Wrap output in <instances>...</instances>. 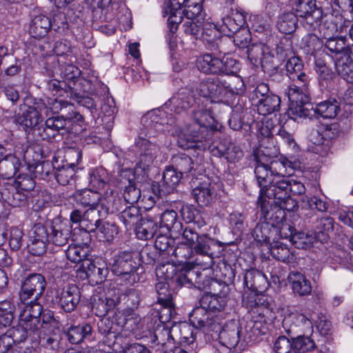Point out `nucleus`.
Segmentation results:
<instances>
[{
    "label": "nucleus",
    "instance_id": "obj_19",
    "mask_svg": "<svg viewBox=\"0 0 353 353\" xmlns=\"http://www.w3.org/2000/svg\"><path fill=\"white\" fill-rule=\"evenodd\" d=\"M71 235L70 225L63 221H53L49 232V243L58 247L63 246L68 243Z\"/></svg>",
    "mask_w": 353,
    "mask_h": 353
},
{
    "label": "nucleus",
    "instance_id": "obj_50",
    "mask_svg": "<svg viewBox=\"0 0 353 353\" xmlns=\"http://www.w3.org/2000/svg\"><path fill=\"white\" fill-rule=\"evenodd\" d=\"M70 61L72 62V59H70ZM58 61L61 75L63 78V81L74 82L75 83V86H77V88L80 87L83 81V79L80 78V70L72 63H67L60 60Z\"/></svg>",
    "mask_w": 353,
    "mask_h": 353
},
{
    "label": "nucleus",
    "instance_id": "obj_21",
    "mask_svg": "<svg viewBox=\"0 0 353 353\" xmlns=\"http://www.w3.org/2000/svg\"><path fill=\"white\" fill-rule=\"evenodd\" d=\"M108 214L107 209L102 205L88 208L84 211V220H83V228L88 232H95L103 219Z\"/></svg>",
    "mask_w": 353,
    "mask_h": 353
},
{
    "label": "nucleus",
    "instance_id": "obj_41",
    "mask_svg": "<svg viewBox=\"0 0 353 353\" xmlns=\"http://www.w3.org/2000/svg\"><path fill=\"white\" fill-rule=\"evenodd\" d=\"M175 341L183 345H191L196 340L197 332L195 327L187 323H182L173 327Z\"/></svg>",
    "mask_w": 353,
    "mask_h": 353
},
{
    "label": "nucleus",
    "instance_id": "obj_1",
    "mask_svg": "<svg viewBox=\"0 0 353 353\" xmlns=\"http://www.w3.org/2000/svg\"><path fill=\"white\" fill-rule=\"evenodd\" d=\"M192 116L195 123L181 132L178 145L184 150L204 151L209 147L206 134L208 128H211L214 123L212 112L209 108L201 107L199 103L193 110Z\"/></svg>",
    "mask_w": 353,
    "mask_h": 353
},
{
    "label": "nucleus",
    "instance_id": "obj_15",
    "mask_svg": "<svg viewBox=\"0 0 353 353\" xmlns=\"http://www.w3.org/2000/svg\"><path fill=\"white\" fill-rule=\"evenodd\" d=\"M58 19L62 20L61 24L64 23L65 19L63 14H59L54 18V23H52L51 20L46 15L39 14L35 16L31 21L30 26V33L34 38H41L46 36L50 28L52 26L59 28V23L57 21Z\"/></svg>",
    "mask_w": 353,
    "mask_h": 353
},
{
    "label": "nucleus",
    "instance_id": "obj_60",
    "mask_svg": "<svg viewBox=\"0 0 353 353\" xmlns=\"http://www.w3.org/2000/svg\"><path fill=\"white\" fill-rule=\"evenodd\" d=\"M34 348L33 345L31 347L14 346L13 340L6 333L0 336V353H32Z\"/></svg>",
    "mask_w": 353,
    "mask_h": 353
},
{
    "label": "nucleus",
    "instance_id": "obj_36",
    "mask_svg": "<svg viewBox=\"0 0 353 353\" xmlns=\"http://www.w3.org/2000/svg\"><path fill=\"white\" fill-rule=\"evenodd\" d=\"M288 280L294 293L299 296H307L311 293L312 286L305 275L298 272H291Z\"/></svg>",
    "mask_w": 353,
    "mask_h": 353
},
{
    "label": "nucleus",
    "instance_id": "obj_10",
    "mask_svg": "<svg viewBox=\"0 0 353 353\" xmlns=\"http://www.w3.org/2000/svg\"><path fill=\"white\" fill-rule=\"evenodd\" d=\"M24 110L15 116V122L25 130L36 128L43 120V114L48 116V108L42 100L35 103L34 106H25Z\"/></svg>",
    "mask_w": 353,
    "mask_h": 353
},
{
    "label": "nucleus",
    "instance_id": "obj_49",
    "mask_svg": "<svg viewBox=\"0 0 353 353\" xmlns=\"http://www.w3.org/2000/svg\"><path fill=\"white\" fill-rule=\"evenodd\" d=\"M92 332L90 324L85 323L78 325H72L66 331L69 341L72 344H78L83 339L90 338Z\"/></svg>",
    "mask_w": 353,
    "mask_h": 353
},
{
    "label": "nucleus",
    "instance_id": "obj_32",
    "mask_svg": "<svg viewBox=\"0 0 353 353\" xmlns=\"http://www.w3.org/2000/svg\"><path fill=\"white\" fill-rule=\"evenodd\" d=\"M278 172L279 169L274 170V168L255 166L254 174L260 188V196H263V194L274 182Z\"/></svg>",
    "mask_w": 353,
    "mask_h": 353
},
{
    "label": "nucleus",
    "instance_id": "obj_54",
    "mask_svg": "<svg viewBox=\"0 0 353 353\" xmlns=\"http://www.w3.org/2000/svg\"><path fill=\"white\" fill-rule=\"evenodd\" d=\"M254 161L255 166L274 168V170H283L288 164L290 163L286 159L283 161H274L271 156L267 155L263 150H258L254 153Z\"/></svg>",
    "mask_w": 353,
    "mask_h": 353
},
{
    "label": "nucleus",
    "instance_id": "obj_5",
    "mask_svg": "<svg viewBox=\"0 0 353 353\" xmlns=\"http://www.w3.org/2000/svg\"><path fill=\"white\" fill-rule=\"evenodd\" d=\"M291 11L301 19V24L308 31L316 28L319 19L322 17V9L317 7L315 0H289Z\"/></svg>",
    "mask_w": 353,
    "mask_h": 353
},
{
    "label": "nucleus",
    "instance_id": "obj_47",
    "mask_svg": "<svg viewBox=\"0 0 353 353\" xmlns=\"http://www.w3.org/2000/svg\"><path fill=\"white\" fill-rule=\"evenodd\" d=\"M221 66H222L221 59L211 54H203L197 61L198 69L205 74H219Z\"/></svg>",
    "mask_w": 353,
    "mask_h": 353
},
{
    "label": "nucleus",
    "instance_id": "obj_4",
    "mask_svg": "<svg viewBox=\"0 0 353 353\" xmlns=\"http://www.w3.org/2000/svg\"><path fill=\"white\" fill-rule=\"evenodd\" d=\"M285 169H279L274 182L263 194V196H259V197L265 198L275 204L278 203L290 211L294 210L296 203L289 194L290 178L285 177Z\"/></svg>",
    "mask_w": 353,
    "mask_h": 353
},
{
    "label": "nucleus",
    "instance_id": "obj_16",
    "mask_svg": "<svg viewBox=\"0 0 353 353\" xmlns=\"http://www.w3.org/2000/svg\"><path fill=\"white\" fill-rule=\"evenodd\" d=\"M145 136L147 138L139 137L136 141V145L141 151V162L145 166H148L157 157L159 146L154 140V135L152 134V132L148 131Z\"/></svg>",
    "mask_w": 353,
    "mask_h": 353
},
{
    "label": "nucleus",
    "instance_id": "obj_7",
    "mask_svg": "<svg viewBox=\"0 0 353 353\" xmlns=\"http://www.w3.org/2000/svg\"><path fill=\"white\" fill-rule=\"evenodd\" d=\"M190 321L196 328H200L207 333H217L221 329L218 316L210 312L206 307L199 305L190 314Z\"/></svg>",
    "mask_w": 353,
    "mask_h": 353
},
{
    "label": "nucleus",
    "instance_id": "obj_37",
    "mask_svg": "<svg viewBox=\"0 0 353 353\" xmlns=\"http://www.w3.org/2000/svg\"><path fill=\"white\" fill-rule=\"evenodd\" d=\"M159 228L158 223L152 216L147 215L141 219L139 224L136 227V235L141 240H148L154 236Z\"/></svg>",
    "mask_w": 353,
    "mask_h": 353
},
{
    "label": "nucleus",
    "instance_id": "obj_22",
    "mask_svg": "<svg viewBox=\"0 0 353 353\" xmlns=\"http://www.w3.org/2000/svg\"><path fill=\"white\" fill-rule=\"evenodd\" d=\"M245 23V16L243 12L232 10L229 16L223 19L220 29L223 34L232 37V34L241 29Z\"/></svg>",
    "mask_w": 353,
    "mask_h": 353
},
{
    "label": "nucleus",
    "instance_id": "obj_31",
    "mask_svg": "<svg viewBox=\"0 0 353 353\" xmlns=\"http://www.w3.org/2000/svg\"><path fill=\"white\" fill-rule=\"evenodd\" d=\"M102 194L99 191L91 189H83L75 191L73 197L76 203L83 207L88 208L100 207V201Z\"/></svg>",
    "mask_w": 353,
    "mask_h": 353
},
{
    "label": "nucleus",
    "instance_id": "obj_53",
    "mask_svg": "<svg viewBox=\"0 0 353 353\" xmlns=\"http://www.w3.org/2000/svg\"><path fill=\"white\" fill-rule=\"evenodd\" d=\"M109 181V174L102 167L92 169L89 172L90 185L97 191L105 188L108 185Z\"/></svg>",
    "mask_w": 353,
    "mask_h": 353
},
{
    "label": "nucleus",
    "instance_id": "obj_42",
    "mask_svg": "<svg viewBox=\"0 0 353 353\" xmlns=\"http://www.w3.org/2000/svg\"><path fill=\"white\" fill-rule=\"evenodd\" d=\"M173 281L180 287L190 288L194 284H205L203 281L198 280L197 272L191 268H182L175 272Z\"/></svg>",
    "mask_w": 353,
    "mask_h": 353
},
{
    "label": "nucleus",
    "instance_id": "obj_17",
    "mask_svg": "<svg viewBox=\"0 0 353 353\" xmlns=\"http://www.w3.org/2000/svg\"><path fill=\"white\" fill-rule=\"evenodd\" d=\"M195 90L183 88L180 89L170 99V103L177 114L187 111L194 104L200 103V99L195 98Z\"/></svg>",
    "mask_w": 353,
    "mask_h": 353
},
{
    "label": "nucleus",
    "instance_id": "obj_11",
    "mask_svg": "<svg viewBox=\"0 0 353 353\" xmlns=\"http://www.w3.org/2000/svg\"><path fill=\"white\" fill-rule=\"evenodd\" d=\"M258 204L261 212L260 220L267 223L273 229L278 227L281 221L284 220L285 217L284 207L263 197H259Z\"/></svg>",
    "mask_w": 353,
    "mask_h": 353
},
{
    "label": "nucleus",
    "instance_id": "obj_6",
    "mask_svg": "<svg viewBox=\"0 0 353 353\" xmlns=\"http://www.w3.org/2000/svg\"><path fill=\"white\" fill-rule=\"evenodd\" d=\"M350 20L339 12L325 14L322 10V17L319 19L316 28H319V36L322 39H331L337 34L346 32Z\"/></svg>",
    "mask_w": 353,
    "mask_h": 353
},
{
    "label": "nucleus",
    "instance_id": "obj_2",
    "mask_svg": "<svg viewBox=\"0 0 353 353\" xmlns=\"http://www.w3.org/2000/svg\"><path fill=\"white\" fill-rule=\"evenodd\" d=\"M110 270L121 276L129 285L139 282L143 267L139 260V255L132 251H120L115 254L110 262Z\"/></svg>",
    "mask_w": 353,
    "mask_h": 353
},
{
    "label": "nucleus",
    "instance_id": "obj_20",
    "mask_svg": "<svg viewBox=\"0 0 353 353\" xmlns=\"http://www.w3.org/2000/svg\"><path fill=\"white\" fill-rule=\"evenodd\" d=\"M241 326L235 321H231L225 324L223 327L221 325L219 333V337L221 343L230 348L237 345L240 340Z\"/></svg>",
    "mask_w": 353,
    "mask_h": 353
},
{
    "label": "nucleus",
    "instance_id": "obj_39",
    "mask_svg": "<svg viewBox=\"0 0 353 353\" xmlns=\"http://www.w3.org/2000/svg\"><path fill=\"white\" fill-rule=\"evenodd\" d=\"M325 47L332 53L338 57L344 56L347 54H353V47L350 48L346 45V37L342 35H336L331 39H325Z\"/></svg>",
    "mask_w": 353,
    "mask_h": 353
},
{
    "label": "nucleus",
    "instance_id": "obj_12",
    "mask_svg": "<svg viewBox=\"0 0 353 353\" xmlns=\"http://www.w3.org/2000/svg\"><path fill=\"white\" fill-rule=\"evenodd\" d=\"M55 299L64 312H72L80 302V289L74 284H68L57 291Z\"/></svg>",
    "mask_w": 353,
    "mask_h": 353
},
{
    "label": "nucleus",
    "instance_id": "obj_24",
    "mask_svg": "<svg viewBox=\"0 0 353 353\" xmlns=\"http://www.w3.org/2000/svg\"><path fill=\"white\" fill-rule=\"evenodd\" d=\"M78 270L85 274L87 278L94 280L96 283L103 281L108 274V268L105 264L94 263L92 260H85Z\"/></svg>",
    "mask_w": 353,
    "mask_h": 353
},
{
    "label": "nucleus",
    "instance_id": "obj_3",
    "mask_svg": "<svg viewBox=\"0 0 353 353\" xmlns=\"http://www.w3.org/2000/svg\"><path fill=\"white\" fill-rule=\"evenodd\" d=\"M310 81L293 83L285 92L290 101L289 112L294 119L311 117L314 112L313 105L310 103L309 92Z\"/></svg>",
    "mask_w": 353,
    "mask_h": 353
},
{
    "label": "nucleus",
    "instance_id": "obj_34",
    "mask_svg": "<svg viewBox=\"0 0 353 353\" xmlns=\"http://www.w3.org/2000/svg\"><path fill=\"white\" fill-rule=\"evenodd\" d=\"M43 307L41 304L37 301H31L24 310L21 321L26 323L37 331L40 325V316Z\"/></svg>",
    "mask_w": 353,
    "mask_h": 353
},
{
    "label": "nucleus",
    "instance_id": "obj_52",
    "mask_svg": "<svg viewBox=\"0 0 353 353\" xmlns=\"http://www.w3.org/2000/svg\"><path fill=\"white\" fill-rule=\"evenodd\" d=\"M199 305L206 307L212 314L216 311H221L226 305V298L216 294L208 293L203 295L199 299Z\"/></svg>",
    "mask_w": 353,
    "mask_h": 353
},
{
    "label": "nucleus",
    "instance_id": "obj_30",
    "mask_svg": "<svg viewBox=\"0 0 353 353\" xmlns=\"http://www.w3.org/2000/svg\"><path fill=\"white\" fill-rule=\"evenodd\" d=\"M160 224L165 228L174 237L181 235L182 223L180 221L177 212L174 210H166L161 214Z\"/></svg>",
    "mask_w": 353,
    "mask_h": 353
},
{
    "label": "nucleus",
    "instance_id": "obj_26",
    "mask_svg": "<svg viewBox=\"0 0 353 353\" xmlns=\"http://www.w3.org/2000/svg\"><path fill=\"white\" fill-rule=\"evenodd\" d=\"M290 332H306L312 328V321L302 313L292 312L286 316L283 321Z\"/></svg>",
    "mask_w": 353,
    "mask_h": 353
},
{
    "label": "nucleus",
    "instance_id": "obj_25",
    "mask_svg": "<svg viewBox=\"0 0 353 353\" xmlns=\"http://www.w3.org/2000/svg\"><path fill=\"white\" fill-rule=\"evenodd\" d=\"M303 63L298 57H290L286 64V74L293 83H304L310 81L308 75L303 71Z\"/></svg>",
    "mask_w": 353,
    "mask_h": 353
},
{
    "label": "nucleus",
    "instance_id": "obj_51",
    "mask_svg": "<svg viewBox=\"0 0 353 353\" xmlns=\"http://www.w3.org/2000/svg\"><path fill=\"white\" fill-rule=\"evenodd\" d=\"M221 31L219 30L216 26L210 23H205L202 26L200 39L205 41L210 47L218 48L221 41Z\"/></svg>",
    "mask_w": 353,
    "mask_h": 353
},
{
    "label": "nucleus",
    "instance_id": "obj_59",
    "mask_svg": "<svg viewBox=\"0 0 353 353\" xmlns=\"http://www.w3.org/2000/svg\"><path fill=\"white\" fill-rule=\"evenodd\" d=\"M32 338L35 339V341L33 342L35 346L37 343L50 349H55L58 346L59 336L54 332V330H52L50 333H46L45 330H40L38 329L37 331H34V335Z\"/></svg>",
    "mask_w": 353,
    "mask_h": 353
},
{
    "label": "nucleus",
    "instance_id": "obj_44",
    "mask_svg": "<svg viewBox=\"0 0 353 353\" xmlns=\"http://www.w3.org/2000/svg\"><path fill=\"white\" fill-rule=\"evenodd\" d=\"M91 249L88 243L70 245L65 250L67 259L72 263L82 264L85 260H89Z\"/></svg>",
    "mask_w": 353,
    "mask_h": 353
},
{
    "label": "nucleus",
    "instance_id": "obj_27",
    "mask_svg": "<svg viewBox=\"0 0 353 353\" xmlns=\"http://www.w3.org/2000/svg\"><path fill=\"white\" fill-rule=\"evenodd\" d=\"M170 341H175L173 327L171 329L164 325H158L150 336V343L152 345L157 347V350L163 351L166 348V344Z\"/></svg>",
    "mask_w": 353,
    "mask_h": 353
},
{
    "label": "nucleus",
    "instance_id": "obj_9",
    "mask_svg": "<svg viewBox=\"0 0 353 353\" xmlns=\"http://www.w3.org/2000/svg\"><path fill=\"white\" fill-rule=\"evenodd\" d=\"M222 79L218 77H208L201 81L195 88V92L210 103L225 100Z\"/></svg>",
    "mask_w": 353,
    "mask_h": 353
},
{
    "label": "nucleus",
    "instance_id": "obj_64",
    "mask_svg": "<svg viewBox=\"0 0 353 353\" xmlns=\"http://www.w3.org/2000/svg\"><path fill=\"white\" fill-rule=\"evenodd\" d=\"M73 83L72 81H58L57 79H51L47 82V88L54 92L59 97H68L70 95V91L73 89Z\"/></svg>",
    "mask_w": 353,
    "mask_h": 353
},
{
    "label": "nucleus",
    "instance_id": "obj_62",
    "mask_svg": "<svg viewBox=\"0 0 353 353\" xmlns=\"http://www.w3.org/2000/svg\"><path fill=\"white\" fill-rule=\"evenodd\" d=\"M171 161V166L183 175L187 174L193 168V161L192 158L184 153H179L173 155Z\"/></svg>",
    "mask_w": 353,
    "mask_h": 353
},
{
    "label": "nucleus",
    "instance_id": "obj_57",
    "mask_svg": "<svg viewBox=\"0 0 353 353\" xmlns=\"http://www.w3.org/2000/svg\"><path fill=\"white\" fill-rule=\"evenodd\" d=\"M222 84L225 99L229 95H240L243 94L245 90V86L243 79L239 77L235 76L232 78L229 81L222 79Z\"/></svg>",
    "mask_w": 353,
    "mask_h": 353
},
{
    "label": "nucleus",
    "instance_id": "obj_48",
    "mask_svg": "<svg viewBox=\"0 0 353 353\" xmlns=\"http://www.w3.org/2000/svg\"><path fill=\"white\" fill-rule=\"evenodd\" d=\"M280 104V97L272 93L264 99L261 98V100L256 101L257 111L261 115H268L279 111Z\"/></svg>",
    "mask_w": 353,
    "mask_h": 353
},
{
    "label": "nucleus",
    "instance_id": "obj_63",
    "mask_svg": "<svg viewBox=\"0 0 353 353\" xmlns=\"http://www.w3.org/2000/svg\"><path fill=\"white\" fill-rule=\"evenodd\" d=\"M141 216L139 208L134 205H131L121 211L120 219L124 223L126 229H130L132 226L136 225L138 221H141Z\"/></svg>",
    "mask_w": 353,
    "mask_h": 353
},
{
    "label": "nucleus",
    "instance_id": "obj_33",
    "mask_svg": "<svg viewBox=\"0 0 353 353\" xmlns=\"http://www.w3.org/2000/svg\"><path fill=\"white\" fill-rule=\"evenodd\" d=\"M115 296H118V305L121 303L125 307V311H134L138 308L141 296L140 292L135 289H128L121 292L119 289L114 288Z\"/></svg>",
    "mask_w": 353,
    "mask_h": 353
},
{
    "label": "nucleus",
    "instance_id": "obj_56",
    "mask_svg": "<svg viewBox=\"0 0 353 353\" xmlns=\"http://www.w3.org/2000/svg\"><path fill=\"white\" fill-rule=\"evenodd\" d=\"M183 219L187 223H193L199 229L206 225L201 212L192 205H183L181 209Z\"/></svg>",
    "mask_w": 353,
    "mask_h": 353
},
{
    "label": "nucleus",
    "instance_id": "obj_28",
    "mask_svg": "<svg viewBox=\"0 0 353 353\" xmlns=\"http://www.w3.org/2000/svg\"><path fill=\"white\" fill-rule=\"evenodd\" d=\"M30 194L14 185H9L1 192L2 199L10 206L20 208L25 206Z\"/></svg>",
    "mask_w": 353,
    "mask_h": 353
},
{
    "label": "nucleus",
    "instance_id": "obj_43",
    "mask_svg": "<svg viewBox=\"0 0 353 353\" xmlns=\"http://www.w3.org/2000/svg\"><path fill=\"white\" fill-rule=\"evenodd\" d=\"M297 23L298 17L294 12L284 11L277 17L276 28L280 32L290 34L296 30Z\"/></svg>",
    "mask_w": 353,
    "mask_h": 353
},
{
    "label": "nucleus",
    "instance_id": "obj_40",
    "mask_svg": "<svg viewBox=\"0 0 353 353\" xmlns=\"http://www.w3.org/2000/svg\"><path fill=\"white\" fill-rule=\"evenodd\" d=\"M34 331L36 330L32 327L21 321L19 325L8 330L6 333L13 340L14 346L23 345V347H27L25 345L26 340L32 334L34 335Z\"/></svg>",
    "mask_w": 353,
    "mask_h": 353
},
{
    "label": "nucleus",
    "instance_id": "obj_58",
    "mask_svg": "<svg viewBox=\"0 0 353 353\" xmlns=\"http://www.w3.org/2000/svg\"><path fill=\"white\" fill-rule=\"evenodd\" d=\"M321 132L325 141L324 149L319 152L321 156L326 155L330 148L331 142L336 139L340 134V128L338 123H334L331 124H322Z\"/></svg>",
    "mask_w": 353,
    "mask_h": 353
},
{
    "label": "nucleus",
    "instance_id": "obj_35",
    "mask_svg": "<svg viewBox=\"0 0 353 353\" xmlns=\"http://www.w3.org/2000/svg\"><path fill=\"white\" fill-rule=\"evenodd\" d=\"M314 113L311 117H321L325 119L334 118L340 111L339 103L336 99H328L318 103L315 108L313 107Z\"/></svg>",
    "mask_w": 353,
    "mask_h": 353
},
{
    "label": "nucleus",
    "instance_id": "obj_45",
    "mask_svg": "<svg viewBox=\"0 0 353 353\" xmlns=\"http://www.w3.org/2000/svg\"><path fill=\"white\" fill-rule=\"evenodd\" d=\"M185 1L170 0L168 9L170 15L168 19V25L172 36L176 32L178 26L182 21L181 10Z\"/></svg>",
    "mask_w": 353,
    "mask_h": 353
},
{
    "label": "nucleus",
    "instance_id": "obj_46",
    "mask_svg": "<svg viewBox=\"0 0 353 353\" xmlns=\"http://www.w3.org/2000/svg\"><path fill=\"white\" fill-rule=\"evenodd\" d=\"M20 165L19 158L12 154L6 155L0 160V176L6 179H12L19 171Z\"/></svg>",
    "mask_w": 353,
    "mask_h": 353
},
{
    "label": "nucleus",
    "instance_id": "obj_55",
    "mask_svg": "<svg viewBox=\"0 0 353 353\" xmlns=\"http://www.w3.org/2000/svg\"><path fill=\"white\" fill-rule=\"evenodd\" d=\"M194 201L201 207L208 206L212 201L210 184L203 183L195 187L192 191Z\"/></svg>",
    "mask_w": 353,
    "mask_h": 353
},
{
    "label": "nucleus",
    "instance_id": "obj_38",
    "mask_svg": "<svg viewBox=\"0 0 353 353\" xmlns=\"http://www.w3.org/2000/svg\"><path fill=\"white\" fill-rule=\"evenodd\" d=\"M335 68L344 80L353 83V54L337 57L335 60Z\"/></svg>",
    "mask_w": 353,
    "mask_h": 353
},
{
    "label": "nucleus",
    "instance_id": "obj_18",
    "mask_svg": "<svg viewBox=\"0 0 353 353\" xmlns=\"http://www.w3.org/2000/svg\"><path fill=\"white\" fill-rule=\"evenodd\" d=\"M216 243L214 239L210 238L207 234H203L195 241V244L191 246V250L193 253L201 256L207 257V261L203 263L198 261V259H194L196 265L210 266L214 258V252L212 246H215Z\"/></svg>",
    "mask_w": 353,
    "mask_h": 353
},
{
    "label": "nucleus",
    "instance_id": "obj_29",
    "mask_svg": "<svg viewBox=\"0 0 353 353\" xmlns=\"http://www.w3.org/2000/svg\"><path fill=\"white\" fill-rule=\"evenodd\" d=\"M183 174L172 166L167 167L160 185V194H169L174 192L183 178Z\"/></svg>",
    "mask_w": 353,
    "mask_h": 353
},
{
    "label": "nucleus",
    "instance_id": "obj_8",
    "mask_svg": "<svg viewBox=\"0 0 353 353\" xmlns=\"http://www.w3.org/2000/svg\"><path fill=\"white\" fill-rule=\"evenodd\" d=\"M47 283L45 277L37 273L30 274L21 283L19 297L22 302L33 299L37 301L44 292Z\"/></svg>",
    "mask_w": 353,
    "mask_h": 353
},
{
    "label": "nucleus",
    "instance_id": "obj_23",
    "mask_svg": "<svg viewBox=\"0 0 353 353\" xmlns=\"http://www.w3.org/2000/svg\"><path fill=\"white\" fill-rule=\"evenodd\" d=\"M243 283L248 290L255 292L264 291L268 285L265 275L256 269H250L245 272Z\"/></svg>",
    "mask_w": 353,
    "mask_h": 353
},
{
    "label": "nucleus",
    "instance_id": "obj_14",
    "mask_svg": "<svg viewBox=\"0 0 353 353\" xmlns=\"http://www.w3.org/2000/svg\"><path fill=\"white\" fill-rule=\"evenodd\" d=\"M72 115L67 116H55L48 118L45 121V127L43 128H38L39 134L42 140H50L54 138L57 135L66 132V125L68 123V118L71 119Z\"/></svg>",
    "mask_w": 353,
    "mask_h": 353
},
{
    "label": "nucleus",
    "instance_id": "obj_13",
    "mask_svg": "<svg viewBox=\"0 0 353 353\" xmlns=\"http://www.w3.org/2000/svg\"><path fill=\"white\" fill-rule=\"evenodd\" d=\"M118 296L113 289H108L105 294H94L92 297L91 307L96 316L103 317L118 306Z\"/></svg>",
    "mask_w": 353,
    "mask_h": 353
},
{
    "label": "nucleus",
    "instance_id": "obj_61",
    "mask_svg": "<svg viewBox=\"0 0 353 353\" xmlns=\"http://www.w3.org/2000/svg\"><path fill=\"white\" fill-rule=\"evenodd\" d=\"M248 58L254 65H261L268 55V48L262 43L252 44L247 50Z\"/></svg>",
    "mask_w": 353,
    "mask_h": 353
}]
</instances>
